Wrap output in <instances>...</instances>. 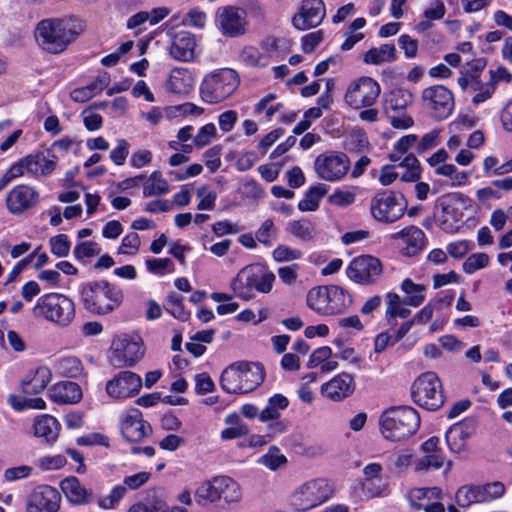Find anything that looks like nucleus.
Returning a JSON list of instances; mask_svg holds the SVG:
<instances>
[{"label":"nucleus","instance_id":"4be33fe9","mask_svg":"<svg viewBox=\"0 0 512 512\" xmlns=\"http://www.w3.org/2000/svg\"><path fill=\"white\" fill-rule=\"evenodd\" d=\"M60 504L59 491L52 486L41 485L27 497L26 512H58Z\"/></svg>","mask_w":512,"mask_h":512},{"label":"nucleus","instance_id":"aec40b11","mask_svg":"<svg viewBox=\"0 0 512 512\" xmlns=\"http://www.w3.org/2000/svg\"><path fill=\"white\" fill-rule=\"evenodd\" d=\"M145 354L141 340L121 339L113 344L110 362L115 367H132Z\"/></svg>","mask_w":512,"mask_h":512},{"label":"nucleus","instance_id":"ea45409f","mask_svg":"<svg viewBox=\"0 0 512 512\" xmlns=\"http://www.w3.org/2000/svg\"><path fill=\"white\" fill-rule=\"evenodd\" d=\"M286 230L301 242H310L317 234L314 224L307 219L289 221Z\"/></svg>","mask_w":512,"mask_h":512},{"label":"nucleus","instance_id":"4468645a","mask_svg":"<svg viewBox=\"0 0 512 512\" xmlns=\"http://www.w3.org/2000/svg\"><path fill=\"white\" fill-rule=\"evenodd\" d=\"M350 159L338 151L319 154L314 161V170L318 178L326 182H337L345 177L350 169Z\"/></svg>","mask_w":512,"mask_h":512},{"label":"nucleus","instance_id":"774afa93","mask_svg":"<svg viewBox=\"0 0 512 512\" xmlns=\"http://www.w3.org/2000/svg\"><path fill=\"white\" fill-rule=\"evenodd\" d=\"M197 197L200 199L197 209L198 210H213L217 199L215 191L209 190L207 186L203 185L197 189Z\"/></svg>","mask_w":512,"mask_h":512},{"label":"nucleus","instance_id":"13d9d810","mask_svg":"<svg viewBox=\"0 0 512 512\" xmlns=\"http://www.w3.org/2000/svg\"><path fill=\"white\" fill-rule=\"evenodd\" d=\"M286 462V457L280 453V450L276 446L270 447L268 452L259 459V463L270 470H277Z\"/></svg>","mask_w":512,"mask_h":512},{"label":"nucleus","instance_id":"680f3d73","mask_svg":"<svg viewBox=\"0 0 512 512\" xmlns=\"http://www.w3.org/2000/svg\"><path fill=\"white\" fill-rule=\"evenodd\" d=\"M146 267L149 272L158 276L173 273L175 270L174 264L169 258L148 259L146 260Z\"/></svg>","mask_w":512,"mask_h":512},{"label":"nucleus","instance_id":"cd10ccee","mask_svg":"<svg viewBox=\"0 0 512 512\" xmlns=\"http://www.w3.org/2000/svg\"><path fill=\"white\" fill-rule=\"evenodd\" d=\"M385 319L393 328L397 325V318L406 319L412 311L411 307H416V295L400 297L395 292H388L385 295Z\"/></svg>","mask_w":512,"mask_h":512},{"label":"nucleus","instance_id":"393cba45","mask_svg":"<svg viewBox=\"0 0 512 512\" xmlns=\"http://www.w3.org/2000/svg\"><path fill=\"white\" fill-rule=\"evenodd\" d=\"M356 389L354 376L348 372H340L320 387V394L333 402L349 398Z\"/></svg>","mask_w":512,"mask_h":512},{"label":"nucleus","instance_id":"412c9836","mask_svg":"<svg viewBox=\"0 0 512 512\" xmlns=\"http://www.w3.org/2000/svg\"><path fill=\"white\" fill-rule=\"evenodd\" d=\"M346 273L356 283L371 284L382 273V265L379 259L370 255H362L350 262Z\"/></svg>","mask_w":512,"mask_h":512},{"label":"nucleus","instance_id":"b1692460","mask_svg":"<svg viewBox=\"0 0 512 512\" xmlns=\"http://www.w3.org/2000/svg\"><path fill=\"white\" fill-rule=\"evenodd\" d=\"M120 430L127 441L139 442L151 433V426L143 419L140 410L130 408L120 416Z\"/></svg>","mask_w":512,"mask_h":512},{"label":"nucleus","instance_id":"6ab92c4d","mask_svg":"<svg viewBox=\"0 0 512 512\" xmlns=\"http://www.w3.org/2000/svg\"><path fill=\"white\" fill-rule=\"evenodd\" d=\"M390 159L398 164L385 165L381 168L379 182L382 185L388 186L398 177L403 182L416 181V158H413L412 156L403 158L399 155H391Z\"/></svg>","mask_w":512,"mask_h":512},{"label":"nucleus","instance_id":"de8ad7c7","mask_svg":"<svg viewBox=\"0 0 512 512\" xmlns=\"http://www.w3.org/2000/svg\"><path fill=\"white\" fill-rule=\"evenodd\" d=\"M225 423L232 424L233 426L221 431V438L223 440L240 438L246 436L249 433L248 426L240 421L237 414L228 415L225 418Z\"/></svg>","mask_w":512,"mask_h":512},{"label":"nucleus","instance_id":"7c9ffc66","mask_svg":"<svg viewBox=\"0 0 512 512\" xmlns=\"http://www.w3.org/2000/svg\"><path fill=\"white\" fill-rule=\"evenodd\" d=\"M453 298V293H450L449 291L439 293L437 297L434 298V316L433 321L428 327L427 333H435L444 329L449 320Z\"/></svg>","mask_w":512,"mask_h":512},{"label":"nucleus","instance_id":"864d4df0","mask_svg":"<svg viewBox=\"0 0 512 512\" xmlns=\"http://www.w3.org/2000/svg\"><path fill=\"white\" fill-rule=\"evenodd\" d=\"M8 403L16 411L26 409L43 410L46 409V402L42 398H22L17 395H9Z\"/></svg>","mask_w":512,"mask_h":512},{"label":"nucleus","instance_id":"c756f323","mask_svg":"<svg viewBox=\"0 0 512 512\" xmlns=\"http://www.w3.org/2000/svg\"><path fill=\"white\" fill-rule=\"evenodd\" d=\"M475 429L473 419H464L453 424L446 432L445 438L451 452L461 453L466 448V441Z\"/></svg>","mask_w":512,"mask_h":512},{"label":"nucleus","instance_id":"473e14b6","mask_svg":"<svg viewBox=\"0 0 512 512\" xmlns=\"http://www.w3.org/2000/svg\"><path fill=\"white\" fill-rule=\"evenodd\" d=\"M51 379V370L47 366H39L22 381V392L26 395L39 394L45 390Z\"/></svg>","mask_w":512,"mask_h":512},{"label":"nucleus","instance_id":"2f4dec72","mask_svg":"<svg viewBox=\"0 0 512 512\" xmlns=\"http://www.w3.org/2000/svg\"><path fill=\"white\" fill-rule=\"evenodd\" d=\"M60 488L67 500L75 505H84L92 502L93 492L85 488L75 476H70L60 482Z\"/></svg>","mask_w":512,"mask_h":512},{"label":"nucleus","instance_id":"bf43d9fd","mask_svg":"<svg viewBox=\"0 0 512 512\" xmlns=\"http://www.w3.org/2000/svg\"><path fill=\"white\" fill-rule=\"evenodd\" d=\"M127 489L125 486H115L109 495L98 499V505L102 509H114L125 496Z\"/></svg>","mask_w":512,"mask_h":512},{"label":"nucleus","instance_id":"0eeeda50","mask_svg":"<svg viewBox=\"0 0 512 512\" xmlns=\"http://www.w3.org/2000/svg\"><path fill=\"white\" fill-rule=\"evenodd\" d=\"M307 306L320 315L343 313L352 303L349 293L336 285L311 288L306 297Z\"/></svg>","mask_w":512,"mask_h":512},{"label":"nucleus","instance_id":"bb28decb","mask_svg":"<svg viewBox=\"0 0 512 512\" xmlns=\"http://www.w3.org/2000/svg\"><path fill=\"white\" fill-rule=\"evenodd\" d=\"M197 38L186 30L175 32L171 37L170 56L179 62H191L197 56Z\"/></svg>","mask_w":512,"mask_h":512},{"label":"nucleus","instance_id":"c9c22d12","mask_svg":"<svg viewBox=\"0 0 512 512\" xmlns=\"http://www.w3.org/2000/svg\"><path fill=\"white\" fill-rule=\"evenodd\" d=\"M60 429L61 425L58 420L49 414L40 415L34 421V435L43 438L48 443L56 441Z\"/></svg>","mask_w":512,"mask_h":512},{"label":"nucleus","instance_id":"e433bc0d","mask_svg":"<svg viewBox=\"0 0 512 512\" xmlns=\"http://www.w3.org/2000/svg\"><path fill=\"white\" fill-rule=\"evenodd\" d=\"M289 406L286 396L276 393L269 397L266 406L261 410L260 422L266 423L271 420L280 419L281 413Z\"/></svg>","mask_w":512,"mask_h":512},{"label":"nucleus","instance_id":"dca6fc26","mask_svg":"<svg viewBox=\"0 0 512 512\" xmlns=\"http://www.w3.org/2000/svg\"><path fill=\"white\" fill-rule=\"evenodd\" d=\"M215 25L225 37H238L247 31L248 20L245 9L238 6H222L216 10Z\"/></svg>","mask_w":512,"mask_h":512},{"label":"nucleus","instance_id":"8fccbe9b","mask_svg":"<svg viewBox=\"0 0 512 512\" xmlns=\"http://www.w3.org/2000/svg\"><path fill=\"white\" fill-rule=\"evenodd\" d=\"M169 192L168 182L161 177L160 173L154 171L148 178V183L144 186L143 194L145 197L158 196Z\"/></svg>","mask_w":512,"mask_h":512},{"label":"nucleus","instance_id":"c03bdc74","mask_svg":"<svg viewBox=\"0 0 512 512\" xmlns=\"http://www.w3.org/2000/svg\"><path fill=\"white\" fill-rule=\"evenodd\" d=\"M240 61L249 67L264 68L270 63V55L262 53L255 46H245L240 54Z\"/></svg>","mask_w":512,"mask_h":512},{"label":"nucleus","instance_id":"5fc2aeb1","mask_svg":"<svg viewBox=\"0 0 512 512\" xmlns=\"http://www.w3.org/2000/svg\"><path fill=\"white\" fill-rule=\"evenodd\" d=\"M128 512H168V506L159 498H147L133 504Z\"/></svg>","mask_w":512,"mask_h":512},{"label":"nucleus","instance_id":"423d86ee","mask_svg":"<svg viewBox=\"0 0 512 512\" xmlns=\"http://www.w3.org/2000/svg\"><path fill=\"white\" fill-rule=\"evenodd\" d=\"M335 488L326 478H314L297 486L289 496V504L296 512H307L333 497Z\"/></svg>","mask_w":512,"mask_h":512},{"label":"nucleus","instance_id":"9b49d317","mask_svg":"<svg viewBox=\"0 0 512 512\" xmlns=\"http://www.w3.org/2000/svg\"><path fill=\"white\" fill-rule=\"evenodd\" d=\"M407 209V201L400 193L385 190L376 193L370 201L373 218L383 223H394Z\"/></svg>","mask_w":512,"mask_h":512},{"label":"nucleus","instance_id":"1a4fd4ad","mask_svg":"<svg viewBox=\"0 0 512 512\" xmlns=\"http://www.w3.org/2000/svg\"><path fill=\"white\" fill-rule=\"evenodd\" d=\"M240 84L237 72L230 68L214 70L204 76L200 95L204 102L219 103L231 96Z\"/></svg>","mask_w":512,"mask_h":512},{"label":"nucleus","instance_id":"9d476101","mask_svg":"<svg viewBox=\"0 0 512 512\" xmlns=\"http://www.w3.org/2000/svg\"><path fill=\"white\" fill-rule=\"evenodd\" d=\"M442 208L439 226L446 233H457L464 223V210L472 206V200L461 192H452L438 200Z\"/></svg>","mask_w":512,"mask_h":512},{"label":"nucleus","instance_id":"58836bf2","mask_svg":"<svg viewBox=\"0 0 512 512\" xmlns=\"http://www.w3.org/2000/svg\"><path fill=\"white\" fill-rule=\"evenodd\" d=\"M218 494L219 500L223 499L226 503H236L241 500L242 492L239 484L229 476H218Z\"/></svg>","mask_w":512,"mask_h":512},{"label":"nucleus","instance_id":"f8f14e48","mask_svg":"<svg viewBox=\"0 0 512 512\" xmlns=\"http://www.w3.org/2000/svg\"><path fill=\"white\" fill-rule=\"evenodd\" d=\"M505 491V485L500 481L468 484L457 489L455 501L458 506L468 508L473 504H486L497 500L505 494Z\"/></svg>","mask_w":512,"mask_h":512},{"label":"nucleus","instance_id":"7ed1b4c3","mask_svg":"<svg viewBox=\"0 0 512 512\" xmlns=\"http://www.w3.org/2000/svg\"><path fill=\"white\" fill-rule=\"evenodd\" d=\"M275 274L265 265L250 264L243 267L230 282V288L236 297L249 301L255 293L268 294L271 292Z\"/></svg>","mask_w":512,"mask_h":512},{"label":"nucleus","instance_id":"f03ea898","mask_svg":"<svg viewBox=\"0 0 512 512\" xmlns=\"http://www.w3.org/2000/svg\"><path fill=\"white\" fill-rule=\"evenodd\" d=\"M80 302L85 310L94 315H107L118 309L123 292L107 281H91L80 285Z\"/></svg>","mask_w":512,"mask_h":512},{"label":"nucleus","instance_id":"338daca9","mask_svg":"<svg viewBox=\"0 0 512 512\" xmlns=\"http://www.w3.org/2000/svg\"><path fill=\"white\" fill-rule=\"evenodd\" d=\"M216 134V126L213 123H207L199 129L193 138V142L199 148L205 147L211 143Z\"/></svg>","mask_w":512,"mask_h":512},{"label":"nucleus","instance_id":"5701e85b","mask_svg":"<svg viewBox=\"0 0 512 512\" xmlns=\"http://www.w3.org/2000/svg\"><path fill=\"white\" fill-rule=\"evenodd\" d=\"M40 201L39 192L27 184L14 186L6 196V207L13 215H21L37 206Z\"/></svg>","mask_w":512,"mask_h":512},{"label":"nucleus","instance_id":"69168bd1","mask_svg":"<svg viewBox=\"0 0 512 512\" xmlns=\"http://www.w3.org/2000/svg\"><path fill=\"white\" fill-rule=\"evenodd\" d=\"M51 252L57 257H66L69 254L71 243L65 234L56 235L49 240Z\"/></svg>","mask_w":512,"mask_h":512},{"label":"nucleus","instance_id":"a18cd8bd","mask_svg":"<svg viewBox=\"0 0 512 512\" xmlns=\"http://www.w3.org/2000/svg\"><path fill=\"white\" fill-rule=\"evenodd\" d=\"M343 147L349 152H363L369 148V140L366 132L355 127L345 136Z\"/></svg>","mask_w":512,"mask_h":512},{"label":"nucleus","instance_id":"37998d69","mask_svg":"<svg viewBox=\"0 0 512 512\" xmlns=\"http://www.w3.org/2000/svg\"><path fill=\"white\" fill-rule=\"evenodd\" d=\"M396 49L392 44H383L377 48H371L364 55V62L367 64L380 65L389 63L396 58Z\"/></svg>","mask_w":512,"mask_h":512},{"label":"nucleus","instance_id":"c85d7f7f","mask_svg":"<svg viewBox=\"0 0 512 512\" xmlns=\"http://www.w3.org/2000/svg\"><path fill=\"white\" fill-rule=\"evenodd\" d=\"M28 165V175L42 177L50 175L56 168L58 157L52 150H44L25 156Z\"/></svg>","mask_w":512,"mask_h":512},{"label":"nucleus","instance_id":"79ce46f5","mask_svg":"<svg viewBox=\"0 0 512 512\" xmlns=\"http://www.w3.org/2000/svg\"><path fill=\"white\" fill-rule=\"evenodd\" d=\"M55 372L63 377L77 378L83 373L82 362L75 356L58 358L54 363Z\"/></svg>","mask_w":512,"mask_h":512},{"label":"nucleus","instance_id":"20e7f679","mask_svg":"<svg viewBox=\"0 0 512 512\" xmlns=\"http://www.w3.org/2000/svg\"><path fill=\"white\" fill-rule=\"evenodd\" d=\"M264 377L260 363L239 362L224 369L220 385L227 393H249L264 381Z\"/></svg>","mask_w":512,"mask_h":512},{"label":"nucleus","instance_id":"49530a36","mask_svg":"<svg viewBox=\"0 0 512 512\" xmlns=\"http://www.w3.org/2000/svg\"><path fill=\"white\" fill-rule=\"evenodd\" d=\"M446 13V7L441 0H433L429 3L428 7L424 9L425 20L418 22V32L428 30L433 20H440Z\"/></svg>","mask_w":512,"mask_h":512},{"label":"nucleus","instance_id":"2eb2a0df","mask_svg":"<svg viewBox=\"0 0 512 512\" xmlns=\"http://www.w3.org/2000/svg\"><path fill=\"white\" fill-rule=\"evenodd\" d=\"M454 105L452 92L442 85H434L422 91V106L436 120L447 119Z\"/></svg>","mask_w":512,"mask_h":512},{"label":"nucleus","instance_id":"6e6d98bb","mask_svg":"<svg viewBox=\"0 0 512 512\" xmlns=\"http://www.w3.org/2000/svg\"><path fill=\"white\" fill-rule=\"evenodd\" d=\"M416 228L408 226L393 235L394 239L403 240L406 247L402 248V252L406 256L416 255Z\"/></svg>","mask_w":512,"mask_h":512},{"label":"nucleus","instance_id":"4d7b16f0","mask_svg":"<svg viewBox=\"0 0 512 512\" xmlns=\"http://www.w3.org/2000/svg\"><path fill=\"white\" fill-rule=\"evenodd\" d=\"M302 256L301 250L284 244L278 245L272 252L273 259L278 263L299 260Z\"/></svg>","mask_w":512,"mask_h":512},{"label":"nucleus","instance_id":"603ef678","mask_svg":"<svg viewBox=\"0 0 512 512\" xmlns=\"http://www.w3.org/2000/svg\"><path fill=\"white\" fill-rule=\"evenodd\" d=\"M218 476L213 477L210 480H205L197 487L195 491V497L199 500L209 501L215 503L219 501L218 494Z\"/></svg>","mask_w":512,"mask_h":512},{"label":"nucleus","instance_id":"ddd939ff","mask_svg":"<svg viewBox=\"0 0 512 512\" xmlns=\"http://www.w3.org/2000/svg\"><path fill=\"white\" fill-rule=\"evenodd\" d=\"M379 83L368 76H361L349 83L344 94L345 103L355 110L372 107L379 98Z\"/></svg>","mask_w":512,"mask_h":512},{"label":"nucleus","instance_id":"6e6552de","mask_svg":"<svg viewBox=\"0 0 512 512\" xmlns=\"http://www.w3.org/2000/svg\"><path fill=\"white\" fill-rule=\"evenodd\" d=\"M416 411L410 406H394L382 412L379 428L382 436L391 441H400L414 434Z\"/></svg>","mask_w":512,"mask_h":512},{"label":"nucleus","instance_id":"0e129e2a","mask_svg":"<svg viewBox=\"0 0 512 512\" xmlns=\"http://www.w3.org/2000/svg\"><path fill=\"white\" fill-rule=\"evenodd\" d=\"M183 297L176 293H172L168 297V308L167 310L177 319L181 321H187L190 317V313L185 311L183 306Z\"/></svg>","mask_w":512,"mask_h":512},{"label":"nucleus","instance_id":"f704fd0d","mask_svg":"<svg viewBox=\"0 0 512 512\" xmlns=\"http://www.w3.org/2000/svg\"><path fill=\"white\" fill-rule=\"evenodd\" d=\"M194 85L195 79L187 68H174L166 82V89L173 94H188Z\"/></svg>","mask_w":512,"mask_h":512},{"label":"nucleus","instance_id":"a211bd4d","mask_svg":"<svg viewBox=\"0 0 512 512\" xmlns=\"http://www.w3.org/2000/svg\"><path fill=\"white\" fill-rule=\"evenodd\" d=\"M141 377L132 371H120L106 383V393L114 400H125L137 395L142 387Z\"/></svg>","mask_w":512,"mask_h":512},{"label":"nucleus","instance_id":"4c0bfd02","mask_svg":"<svg viewBox=\"0 0 512 512\" xmlns=\"http://www.w3.org/2000/svg\"><path fill=\"white\" fill-rule=\"evenodd\" d=\"M327 194L325 184L318 183L311 186L298 203V209L302 212L316 211L322 198Z\"/></svg>","mask_w":512,"mask_h":512},{"label":"nucleus","instance_id":"a19ab883","mask_svg":"<svg viewBox=\"0 0 512 512\" xmlns=\"http://www.w3.org/2000/svg\"><path fill=\"white\" fill-rule=\"evenodd\" d=\"M277 95L275 93H268L262 97L255 105L253 109L254 115H264L267 121H271L273 116L282 111L284 105L281 102H277Z\"/></svg>","mask_w":512,"mask_h":512},{"label":"nucleus","instance_id":"a878e982","mask_svg":"<svg viewBox=\"0 0 512 512\" xmlns=\"http://www.w3.org/2000/svg\"><path fill=\"white\" fill-rule=\"evenodd\" d=\"M326 15L322 0H303L300 11L294 15L292 22L298 30H308L320 25Z\"/></svg>","mask_w":512,"mask_h":512},{"label":"nucleus","instance_id":"e2e57ef3","mask_svg":"<svg viewBox=\"0 0 512 512\" xmlns=\"http://www.w3.org/2000/svg\"><path fill=\"white\" fill-rule=\"evenodd\" d=\"M489 263V256L486 253H474L466 258L463 263V271L466 274H473L485 268Z\"/></svg>","mask_w":512,"mask_h":512},{"label":"nucleus","instance_id":"f3484780","mask_svg":"<svg viewBox=\"0 0 512 512\" xmlns=\"http://www.w3.org/2000/svg\"><path fill=\"white\" fill-rule=\"evenodd\" d=\"M444 403L441 382L434 372H425L418 376V406L435 411Z\"/></svg>","mask_w":512,"mask_h":512},{"label":"nucleus","instance_id":"3c124183","mask_svg":"<svg viewBox=\"0 0 512 512\" xmlns=\"http://www.w3.org/2000/svg\"><path fill=\"white\" fill-rule=\"evenodd\" d=\"M362 486L371 497H386L391 492L388 477L383 474L369 482H363Z\"/></svg>","mask_w":512,"mask_h":512},{"label":"nucleus","instance_id":"72a5a7b5","mask_svg":"<svg viewBox=\"0 0 512 512\" xmlns=\"http://www.w3.org/2000/svg\"><path fill=\"white\" fill-rule=\"evenodd\" d=\"M49 397L59 404H75L82 399V390L75 382L62 381L50 389Z\"/></svg>","mask_w":512,"mask_h":512},{"label":"nucleus","instance_id":"f257e3e1","mask_svg":"<svg viewBox=\"0 0 512 512\" xmlns=\"http://www.w3.org/2000/svg\"><path fill=\"white\" fill-rule=\"evenodd\" d=\"M83 22L76 17L46 18L37 23V45L49 54L63 53L83 33Z\"/></svg>","mask_w":512,"mask_h":512},{"label":"nucleus","instance_id":"09e8293b","mask_svg":"<svg viewBox=\"0 0 512 512\" xmlns=\"http://www.w3.org/2000/svg\"><path fill=\"white\" fill-rule=\"evenodd\" d=\"M471 89L474 91L472 102L476 105L481 104L491 98L496 87L491 82L483 83L478 76H471Z\"/></svg>","mask_w":512,"mask_h":512},{"label":"nucleus","instance_id":"052dcab7","mask_svg":"<svg viewBox=\"0 0 512 512\" xmlns=\"http://www.w3.org/2000/svg\"><path fill=\"white\" fill-rule=\"evenodd\" d=\"M416 146V135L410 134L401 137L394 146V152L391 155H399L403 158L412 156L416 158L413 149Z\"/></svg>","mask_w":512,"mask_h":512},{"label":"nucleus","instance_id":"39448f33","mask_svg":"<svg viewBox=\"0 0 512 512\" xmlns=\"http://www.w3.org/2000/svg\"><path fill=\"white\" fill-rule=\"evenodd\" d=\"M33 315L57 326L67 327L75 319V303L64 294L47 293L37 299Z\"/></svg>","mask_w":512,"mask_h":512}]
</instances>
